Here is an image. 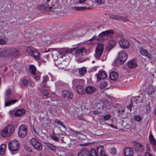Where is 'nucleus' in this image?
I'll list each match as a JSON object with an SVG mask.
<instances>
[{
  "mask_svg": "<svg viewBox=\"0 0 156 156\" xmlns=\"http://www.w3.org/2000/svg\"><path fill=\"white\" fill-rule=\"evenodd\" d=\"M26 113V111L24 109H18L15 112V115L16 116L19 117L24 115Z\"/></svg>",
  "mask_w": 156,
  "mask_h": 156,
  "instance_id": "obj_24",
  "label": "nucleus"
},
{
  "mask_svg": "<svg viewBox=\"0 0 156 156\" xmlns=\"http://www.w3.org/2000/svg\"><path fill=\"white\" fill-rule=\"evenodd\" d=\"M147 112H149L151 108L149 105H147Z\"/></svg>",
  "mask_w": 156,
  "mask_h": 156,
  "instance_id": "obj_60",
  "label": "nucleus"
},
{
  "mask_svg": "<svg viewBox=\"0 0 156 156\" xmlns=\"http://www.w3.org/2000/svg\"><path fill=\"white\" fill-rule=\"evenodd\" d=\"M96 107L97 108L100 110L103 109L106 106L103 101H100L97 104Z\"/></svg>",
  "mask_w": 156,
  "mask_h": 156,
  "instance_id": "obj_35",
  "label": "nucleus"
},
{
  "mask_svg": "<svg viewBox=\"0 0 156 156\" xmlns=\"http://www.w3.org/2000/svg\"><path fill=\"white\" fill-rule=\"evenodd\" d=\"M56 130H57V131L58 132V133L57 132L55 133H56L57 134H58L59 133H60L62 131L61 129L58 127H56Z\"/></svg>",
  "mask_w": 156,
  "mask_h": 156,
  "instance_id": "obj_53",
  "label": "nucleus"
},
{
  "mask_svg": "<svg viewBox=\"0 0 156 156\" xmlns=\"http://www.w3.org/2000/svg\"><path fill=\"white\" fill-rule=\"evenodd\" d=\"M14 131V126L12 125H9L2 130L1 135L4 137H9L12 134Z\"/></svg>",
  "mask_w": 156,
  "mask_h": 156,
  "instance_id": "obj_1",
  "label": "nucleus"
},
{
  "mask_svg": "<svg viewBox=\"0 0 156 156\" xmlns=\"http://www.w3.org/2000/svg\"><path fill=\"white\" fill-rule=\"evenodd\" d=\"M46 7L47 9H49L50 10H51V7L49 6L48 5L47 6L46 5Z\"/></svg>",
  "mask_w": 156,
  "mask_h": 156,
  "instance_id": "obj_63",
  "label": "nucleus"
},
{
  "mask_svg": "<svg viewBox=\"0 0 156 156\" xmlns=\"http://www.w3.org/2000/svg\"><path fill=\"white\" fill-rule=\"evenodd\" d=\"M21 83L25 86H30L33 87L34 85L31 83V81L30 79L25 78H22L20 80Z\"/></svg>",
  "mask_w": 156,
  "mask_h": 156,
  "instance_id": "obj_15",
  "label": "nucleus"
},
{
  "mask_svg": "<svg viewBox=\"0 0 156 156\" xmlns=\"http://www.w3.org/2000/svg\"><path fill=\"white\" fill-rule=\"evenodd\" d=\"M48 81V78L47 76H45L43 77V80L42 83L41 85V90H42V93L44 95L47 96L48 95V91L46 89L44 88L42 89V88L44 87H48L47 86L46 83Z\"/></svg>",
  "mask_w": 156,
  "mask_h": 156,
  "instance_id": "obj_11",
  "label": "nucleus"
},
{
  "mask_svg": "<svg viewBox=\"0 0 156 156\" xmlns=\"http://www.w3.org/2000/svg\"><path fill=\"white\" fill-rule=\"evenodd\" d=\"M27 51L29 54L34 57L35 59H40V53L33 48L31 47H28Z\"/></svg>",
  "mask_w": 156,
  "mask_h": 156,
  "instance_id": "obj_6",
  "label": "nucleus"
},
{
  "mask_svg": "<svg viewBox=\"0 0 156 156\" xmlns=\"http://www.w3.org/2000/svg\"><path fill=\"white\" fill-rule=\"evenodd\" d=\"M34 78L37 81L39 80L40 79V77L38 76H37V77H36V78L35 77H34Z\"/></svg>",
  "mask_w": 156,
  "mask_h": 156,
  "instance_id": "obj_64",
  "label": "nucleus"
},
{
  "mask_svg": "<svg viewBox=\"0 0 156 156\" xmlns=\"http://www.w3.org/2000/svg\"><path fill=\"white\" fill-rule=\"evenodd\" d=\"M8 50H6L5 49L2 50L0 52V57H9V54L8 52Z\"/></svg>",
  "mask_w": 156,
  "mask_h": 156,
  "instance_id": "obj_34",
  "label": "nucleus"
},
{
  "mask_svg": "<svg viewBox=\"0 0 156 156\" xmlns=\"http://www.w3.org/2000/svg\"><path fill=\"white\" fill-rule=\"evenodd\" d=\"M93 113L94 114H98L101 113V112L99 111L95 110L93 111Z\"/></svg>",
  "mask_w": 156,
  "mask_h": 156,
  "instance_id": "obj_57",
  "label": "nucleus"
},
{
  "mask_svg": "<svg viewBox=\"0 0 156 156\" xmlns=\"http://www.w3.org/2000/svg\"><path fill=\"white\" fill-rule=\"evenodd\" d=\"M131 103L129 105H128L127 106V108L129 109L130 111L131 110L132 108L133 107V100H131Z\"/></svg>",
  "mask_w": 156,
  "mask_h": 156,
  "instance_id": "obj_50",
  "label": "nucleus"
},
{
  "mask_svg": "<svg viewBox=\"0 0 156 156\" xmlns=\"http://www.w3.org/2000/svg\"><path fill=\"white\" fill-rule=\"evenodd\" d=\"M76 50L75 48H68L67 49H63L62 50H60L58 52V59L57 61H58L61 58H62L63 57L66 56V53H70L73 51Z\"/></svg>",
  "mask_w": 156,
  "mask_h": 156,
  "instance_id": "obj_8",
  "label": "nucleus"
},
{
  "mask_svg": "<svg viewBox=\"0 0 156 156\" xmlns=\"http://www.w3.org/2000/svg\"><path fill=\"white\" fill-rule=\"evenodd\" d=\"M97 80H98L106 78L107 76V75L106 74L104 71H100L98 74H96Z\"/></svg>",
  "mask_w": 156,
  "mask_h": 156,
  "instance_id": "obj_20",
  "label": "nucleus"
},
{
  "mask_svg": "<svg viewBox=\"0 0 156 156\" xmlns=\"http://www.w3.org/2000/svg\"><path fill=\"white\" fill-rule=\"evenodd\" d=\"M81 80H74L73 81V82L76 84H78L79 83V82H80Z\"/></svg>",
  "mask_w": 156,
  "mask_h": 156,
  "instance_id": "obj_52",
  "label": "nucleus"
},
{
  "mask_svg": "<svg viewBox=\"0 0 156 156\" xmlns=\"http://www.w3.org/2000/svg\"><path fill=\"white\" fill-rule=\"evenodd\" d=\"M106 86V83L105 82H103L101 83L99 85V87L100 88L103 89Z\"/></svg>",
  "mask_w": 156,
  "mask_h": 156,
  "instance_id": "obj_48",
  "label": "nucleus"
},
{
  "mask_svg": "<svg viewBox=\"0 0 156 156\" xmlns=\"http://www.w3.org/2000/svg\"><path fill=\"white\" fill-rule=\"evenodd\" d=\"M50 137L51 138L55 141H57L58 139V137L54 134H51Z\"/></svg>",
  "mask_w": 156,
  "mask_h": 156,
  "instance_id": "obj_47",
  "label": "nucleus"
},
{
  "mask_svg": "<svg viewBox=\"0 0 156 156\" xmlns=\"http://www.w3.org/2000/svg\"><path fill=\"white\" fill-rule=\"evenodd\" d=\"M96 35H94L92 37L88 40V41H94V40H96Z\"/></svg>",
  "mask_w": 156,
  "mask_h": 156,
  "instance_id": "obj_55",
  "label": "nucleus"
},
{
  "mask_svg": "<svg viewBox=\"0 0 156 156\" xmlns=\"http://www.w3.org/2000/svg\"><path fill=\"white\" fill-rule=\"evenodd\" d=\"M5 99H12V90L11 89H7L6 90Z\"/></svg>",
  "mask_w": 156,
  "mask_h": 156,
  "instance_id": "obj_33",
  "label": "nucleus"
},
{
  "mask_svg": "<svg viewBox=\"0 0 156 156\" xmlns=\"http://www.w3.org/2000/svg\"><path fill=\"white\" fill-rule=\"evenodd\" d=\"M89 156H98L96 153L95 150L94 149H92L89 152Z\"/></svg>",
  "mask_w": 156,
  "mask_h": 156,
  "instance_id": "obj_41",
  "label": "nucleus"
},
{
  "mask_svg": "<svg viewBox=\"0 0 156 156\" xmlns=\"http://www.w3.org/2000/svg\"><path fill=\"white\" fill-rule=\"evenodd\" d=\"M75 50V51L74 55L78 58L81 56L83 55V52L86 54H89L90 52V50H87L83 47H82L80 48H76V50Z\"/></svg>",
  "mask_w": 156,
  "mask_h": 156,
  "instance_id": "obj_9",
  "label": "nucleus"
},
{
  "mask_svg": "<svg viewBox=\"0 0 156 156\" xmlns=\"http://www.w3.org/2000/svg\"><path fill=\"white\" fill-rule=\"evenodd\" d=\"M55 65L59 68L62 69L64 68L65 66L62 63H58L57 64L56 62H55Z\"/></svg>",
  "mask_w": 156,
  "mask_h": 156,
  "instance_id": "obj_44",
  "label": "nucleus"
},
{
  "mask_svg": "<svg viewBox=\"0 0 156 156\" xmlns=\"http://www.w3.org/2000/svg\"><path fill=\"white\" fill-rule=\"evenodd\" d=\"M20 144L19 141L16 139L11 140L8 144L9 150L11 151H18L20 147Z\"/></svg>",
  "mask_w": 156,
  "mask_h": 156,
  "instance_id": "obj_4",
  "label": "nucleus"
},
{
  "mask_svg": "<svg viewBox=\"0 0 156 156\" xmlns=\"http://www.w3.org/2000/svg\"><path fill=\"white\" fill-rule=\"evenodd\" d=\"M134 154L133 151L131 147H127L124 150V154L125 156H133Z\"/></svg>",
  "mask_w": 156,
  "mask_h": 156,
  "instance_id": "obj_18",
  "label": "nucleus"
},
{
  "mask_svg": "<svg viewBox=\"0 0 156 156\" xmlns=\"http://www.w3.org/2000/svg\"><path fill=\"white\" fill-rule=\"evenodd\" d=\"M6 145L5 144H2L1 145L0 147V154L1 155L4 154Z\"/></svg>",
  "mask_w": 156,
  "mask_h": 156,
  "instance_id": "obj_38",
  "label": "nucleus"
},
{
  "mask_svg": "<svg viewBox=\"0 0 156 156\" xmlns=\"http://www.w3.org/2000/svg\"><path fill=\"white\" fill-rule=\"evenodd\" d=\"M116 149L115 147H113L110 150V152L113 155L115 154L116 153Z\"/></svg>",
  "mask_w": 156,
  "mask_h": 156,
  "instance_id": "obj_51",
  "label": "nucleus"
},
{
  "mask_svg": "<svg viewBox=\"0 0 156 156\" xmlns=\"http://www.w3.org/2000/svg\"><path fill=\"white\" fill-rule=\"evenodd\" d=\"M10 99H5V107L10 106L14 104L17 101L16 100H9Z\"/></svg>",
  "mask_w": 156,
  "mask_h": 156,
  "instance_id": "obj_28",
  "label": "nucleus"
},
{
  "mask_svg": "<svg viewBox=\"0 0 156 156\" xmlns=\"http://www.w3.org/2000/svg\"><path fill=\"white\" fill-rule=\"evenodd\" d=\"M140 52L141 54L147 57L148 58L151 59V57L150 54L145 49L143 48H140Z\"/></svg>",
  "mask_w": 156,
  "mask_h": 156,
  "instance_id": "obj_30",
  "label": "nucleus"
},
{
  "mask_svg": "<svg viewBox=\"0 0 156 156\" xmlns=\"http://www.w3.org/2000/svg\"><path fill=\"white\" fill-rule=\"evenodd\" d=\"M147 149L148 151H149L150 150V147L149 144H147L146 146Z\"/></svg>",
  "mask_w": 156,
  "mask_h": 156,
  "instance_id": "obj_59",
  "label": "nucleus"
},
{
  "mask_svg": "<svg viewBox=\"0 0 156 156\" xmlns=\"http://www.w3.org/2000/svg\"><path fill=\"white\" fill-rule=\"evenodd\" d=\"M149 142L153 146V149H155L156 148V140L151 134L149 135Z\"/></svg>",
  "mask_w": 156,
  "mask_h": 156,
  "instance_id": "obj_21",
  "label": "nucleus"
},
{
  "mask_svg": "<svg viewBox=\"0 0 156 156\" xmlns=\"http://www.w3.org/2000/svg\"><path fill=\"white\" fill-rule=\"evenodd\" d=\"M76 90L77 92L80 94H83L84 93V88L81 86H77L76 87Z\"/></svg>",
  "mask_w": 156,
  "mask_h": 156,
  "instance_id": "obj_31",
  "label": "nucleus"
},
{
  "mask_svg": "<svg viewBox=\"0 0 156 156\" xmlns=\"http://www.w3.org/2000/svg\"><path fill=\"white\" fill-rule=\"evenodd\" d=\"M28 132L27 126L25 125L20 126L19 128L18 135L21 138H24L27 135Z\"/></svg>",
  "mask_w": 156,
  "mask_h": 156,
  "instance_id": "obj_10",
  "label": "nucleus"
},
{
  "mask_svg": "<svg viewBox=\"0 0 156 156\" xmlns=\"http://www.w3.org/2000/svg\"><path fill=\"white\" fill-rule=\"evenodd\" d=\"M116 42L114 40H112L109 41L107 45L106 50L109 51L115 46Z\"/></svg>",
  "mask_w": 156,
  "mask_h": 156,
  "instance_id": "obj_23",
  "label": "nucleus"
},
{
  "mask_svg": "<svg viewBox=\"0 0 156 156\" xmlns=\"http://www.w3.org/2000/svg\"><path fill=\"white\" fill-rule=\"evenodd\" d=\"M86 0H79V3H82L84 2Z\"/></svg>",
  "mask_w": 156,
  "mask_h": 156,
  "instance_id": "obj_62",
  "label": "nucleus"
},
{
  "mask_svg": "<svg viewBox=\"0 0 156 156\" xmlns=\"http://www.w3.org/2000/svg\"><path fill=\"white\" fill-rule=\"evenodd\" d=\"M114 34L112 30H106L99 34L96 37V40L98 41H104L108 39V38L111 37Z\"/></svg>",
  "mask_w": 156,
  "mask_h": 156,
  "instance_id": "obj_2",
  "label": "nucleus"
},
{
  "mask_svg": "<svg viewBox=\"0 0 156 156\" xmlns=\"http://www.w3.org/2000/svg\"><path fill=\"white\" fill-rule=\"evenodd\" d=\"M30 143L37 150H41L42 149L41 144L35 138H32L30 140Z\"/></svg>",
  "mask_w": 156,
  "mask_h": 156,
  "instance_id": "obj_13",
  "label": "nucleus"
},
{
  "mask_svg": "<svg viewBox=\"0 0 156 156\" xmlns=\"http://www.w3.org/2000/svg\"><path fill=\"white\" fill-rule=\"evenodd\" d=\"M111 117L109 114L105 115L104 116V119L105 121H108L110 119Z\"/></svg>",
  "mask_w": 156,
  "mask_h": 156,
  "instance_id": "obj_46",
  "label": "nucleus"
},
{
  "mask_svg": "<svg viewBox=\"0 0 156 156\" xmlns=\"http://www.w3.org/2000/svg\"><path fill=\"white\" fill-rule=\"evenodd\" d=\"M27 51L29 54L34 57L35 59H40V53L33 48L31 47H28Z\"/></svg>",
  "mask_w": 156,
  "mask_h": 156,
  "instance_id": "obj_7",
  "label": "nucleus"
},
{
  "mask_svg": "<svg viewBox=\"0 0 156 156\" xmlns=\"http://www.w3.org/2000/svg\"><path fill=\"white\" fill-rule=\"evenodd\" d=\"M128 66L131 68H135L137 66V64L136 63V61L135 60L133 59L131 61H129L128 62Z\"/></svg>",
  "mask_w": 156,
  "mask_h": 156,
  "instance_id": "obj_27",
  "label": "nucleus"
},
{
  "mask_svg": "<svg viewBox=\"0 0 156 156\" xmlns=\"http://www.w3.org/2000/svg\"><path fill=\"white\" fill-rule=\"evenodd\" d=\"M154 92V89L153 86H150L148 88V93L149 94H151Z\"/></svg>",
  "mask_w": 156,
  "mask_h": 156,
  "instance_id": "obj_42",
  "label": "nucleus"
},
{
  "mask_svg": "<svg viewBox=\"0 0 156 156\" xmlns=\"http://www.w3.org/2000/svg\"><path fill=\"white\" fill-rule=\"evenodd\" d=\"M62 95L64 98L71 99L73 96L72 92L69 90H64L62 92Z\"/></svg>",
  "mask_w": 156,
  "mask_h": 156,
  "instance_id": "obj_16",
  "label": "nucleus"
},
{
  "mask_svg": "<svg viewBox=\"0 0 156 156\" xmlns=\"http://www.w3.org/2000/svg\"><path fill=\"white\" fill-rule=\"evenodd\" d=\"M5 43V41L2 39H0V44H4Z\"/></svg>",
  "mask_w": 156,
  "mask_h": 156,
  "instance_id": "obj_56",
  "label": "nucleus"
},
{
  "mask_svg": "<svg viewBox=\"0 0 156 156\" xmlns=\"http://www.w3.org/2000/svg\"><path fill=\"white\" fill-rule=\"evenodd\" d=\"M142 95L141 94L139 96H136L135 97H133L131 100L132 101L133 100V101H134L136 104L137 103H140L142 102Z\"/></svg>",
  "mask_w": 156,
  "mask_h": 156,
  "instance_id": "obj_29",
  "label": "nucleus"
},
{
  "mask_svg": "<svg viewBox=\"0 0 156 156\" xmlns=\"http://www.w3.org/2000/svg\"><path fill=\"white\" fill-rule=\"evenodd\" d=\"M127 58V55L126 51H122L119 53V56L115 62V64L118 65L124 63Z\"/></svg>",
  "mask_w": 156,
  "mask_h": 156,
  "instance_id": "obj_3",
  "label": "nucleus"
},
{
  "mask_svg": "<svg viewBox=\"0 0 156 156\" xmlns=\"http://www.w3.org/2000/svg\"><path fill=\"white\" fill-rule=\"evenodd\" d=\"M141 119L142 118L139 115H136L134 117V119L138 122L140 121L141 120Z\"/></svg>",
  "mask_w": 156,
  "mask_h": 156,
  "instance_id": "obj_49",
  "label": "nucleus"
},
{
  "mask_svg": "<svg viewBox=\"0 0 156 156\" xmlns=\"http://www.w3.org/2000/svg\"><path fill=\"white\" fill-rule=\"evenodd\" d=\"M55 122L58 124L62 126L63 127V128L66 129L65 126L58 119H56L55 121Z\"/></svg>",
  "mask_w": 156,
  "mask_h": 156,
  "instance_id": "obj_45",
  "label": "nucleus"
},
{
  "mask_svg": "<svg viewBox=\"0 0 156 156\" xmlns=\"http://www.w3.org/2000/svg\"><path fill=\"white\" fill-rule=\"evenodd\" d=\"M104 49V46L101 44H98L95 49V53L94 54V56L98 60L101 59Z\"/></svg>",
  "mask_w": 156,
  "mask_h": 156,
  "instance_id": "obj_5",
  "label": "nucleus"
},
{
  "mask_svg": "<svg viewBox=\"0 0 156 156\" xmlns=\"http://www.w3.org/2000/svg\"><path fill=\"white\" fill-rule=\"evenodd\" d=\"M145 156H153L152 154H151L150 153L146 152L145 154Z\"/></svg>",
  "mask_w": 156,
  "mask_h": 156,
  "instance_id": "obj_58",
  "label": "nucleus"
},
{
  "mask_svg": "<svg viewBox=\"0 0 156 156\" xmlns=\"http://www.w3.org/2000/svg\"><path fill=\"white\" fill-rule=\"evenodd\" d=\"M119 44L120 47L123 49H127L129 46V43L128 41L123 39L119 41Z\"/></svg>",
  "mask_w": 156,
  "mask_h": 156,
  "instance_id": "obj_17",
  "label": "nucleus"
},
{
  "mask_svg": "<svg viewBox=\"0 0 156 156\" xmlns=\"http://www.w3.org/2000/svg\"><path fill=\"white\" fill-rule=\"evenodd\" d=\"M29 70L30 73L34 75H35L36 71L35 67L33 65H30L29 66Z\"/></svg>",
  "mask_w": 156,
  "mask_h": 156,
  "instance_id": "obj_37",
  "label": "nucleus"
},
{
  "mask_svg": "<svg viewBox=\"0 0 156 156\" xmlns=\"http://www.w3.org/2000/svg\"><path fill=\"white\" fill-rule=\"evenodd\" d=\"M8 52L9 54V57L12 56L16 57L20 55L18 50L16 49L8 50Z\"/></svg>",
  "mask_w": 156,
  "mask_h": 156,
  "instance_id": "obj_19",
  "label": "nucleus"
},
{
  "mask_svg": "<svg viewBox=\"0 0 156 156\" xmlns=\"http://www.w3.org/2000/svg\"><path fill=\"white\" fill-rule=\"evenodd\" d=\"M97 151L98 153L99 152V153L101 156L105 154L104 150L103 147L102 146H100L98 148Z\"/></svg>",
  "mask_w": 156,
  "mask_h": 156,
  "instance_id": "obj_36",
  "label": "nucleus"
},
{
  "mask_svg": "<svg viewBox=\"0 0 156 156\" xmlns=\"http://www.w3.org/2000/svg\"><path fill=\"white\" fill-rule=\"evenodd\" d=\"M109 17L112 19H113L115 20L118 21H121L127 22L129 21V19L127 18L120 16L119 15H110Z\"/></svg>",
  "mask_w": 156,
  "mask_h": 156,
  "instance_id": "obj_14",
  "label": "nucleus"
},
{
  "mask_svg": "<svg viewBox=\"0 0 156 156\" xmlns=\"http://www.w3.org/2000/svg\"><path fill=\"white\" fill-rule=\"evenodd\" d=\"M133 147L136 152H142L144 151V146L141 143L137 142L134 143Z\"/></svg>",
  "mask_w": 156,
  "mask_h": 156,
  "instance_id": "obj_12",
  "label": "nucleus"
},
{
  "mask_svg": "<svg viewBox=\"0 0 156 156\" xmlns=\"http://www.w3.org/2000/svg\"><path fill=\"white\" fill-rule=\"evenodd\" d=\"M119 76L118 73L115 71L111 72L109 74V77L112 80H115L118 78Z\"/></svg>",
  "mask_w": 156,
  "mask_h": 156,
  "instance_id": "obj_25",
  "label": "nucleus"
},
{
  "mask_svg": "<svg viewBox=\"0 0 156 156\" xmlns=\"http://www.w3.org/2000/svg\"><path fill=\"white\" fill-rule=\"evenodd\" d=\"M58 154L61 156H65L66 153L65 152L62 150H58L57 151Z\"/></svg>",
  "mask_w": 156,
  "mask_h": 156,
  "instance_id": "obj_43",
  "label": "nucleus"
},
{
  "mask_svg": "<svg viewBox=\"0 0 156 156\" xmlns=\"http://www.w3.org/2000/svg\"><path fill=\"white\" fill-rule=\"evenodd\" d=\"M73 9L76 10L80 11L85 9H88V8L85 7L74 6L73 7Z\"/></svg>",
  "mask_w": 156,
  "mask_h": 156,
  "instance_id": "obj_40",
  "label": "nucleus"
},
{
  "mask_svg": "<svg viewBox=\"0 0 156 156\" xmlns=\"http://www.w3.org/2000/svg\"><path fill=\"white\" fill-rule=\"evenodd\" d=\"M78 156H89V151L86 149H83L78 153Z\"/></svg>",
  "mask_w": 156,
  "mask_h": 156,
  "instance_id": "obj_26",
  "label": "nucleus"
},
{
  "mask_svg": "<svg viewBox=\"0 0 156 156\" xmlns=\"http://www.w3.org/2000/svg\"><path fill=\"white\" fill-rule=\"evenodd\" d=\"M94 2L99 5H101L103 3L102 1L101 0H95Z\"/></svg>",
  "mask_w": 156,
  "mask_h": 156,
  "instance_id": "obj_54",
  "label": "nucleus"
},
{
  "mask_svg": "<svg viewBox=\"0 0 156 156\" xmlns=\"http://www.w3.org/2000/svg\"><path fill=\"white\" fill-rule=\"evenodd\" d=\"M79 72L81 75H84L86 72V69L84 67H83L79 69Z\"/></svg>",
  "mask_w": 156,
  "mask_h": 156,
  "instance_id": "obj_39",
  "label": "nucleus"
},
{
  "mask_svg": "<svg viewBox=\"0 0 156 156\" xmlns=\"http://www.w3.org/2000/svg\"><path fill=\"white\" fill-rule=\"evenodd\" d=\"M96 88L91 86H88L85 89L86 93L88 94H91L94 93Z\"/></svg>",
  "mask_w": 156,
  "mask_h": 156,
  "instance_id": "obj_22",
  "label": "nucleus"
},
{
  "mask_svg": "<svg viewBox=\"0 0 156 156\" xmlns=\"http://www.w3.org/2000/svg\"><path fill=\"white\" fill-rule=\"evenodd\" d=\"M108 126H110L111 127H112V128H114L115 129H116V127H115V126H113V125H112V124H108Z\"/></svg>",
  "mask_w": 156,
  "mask_h": 156,
  "instance_id": "obj_61",
  "label": "nucleus"
},
{
  "mask_svg": "<svg viewBox=\"0 0 156 156\" xmlns=\"http://www.w3.org/2000/svg\"><path fill=\"white\" fill-rule=\"evenodd\" d=\"M44 144L49 149L54 151H55L56 149V147L54 145L47 142H44Z\"/></svg>",
  "mask_w": 156,
  "mask_h": 156,
  "instance_id": "obj_32",
  "label": "nucleus"
}]
</instances>
